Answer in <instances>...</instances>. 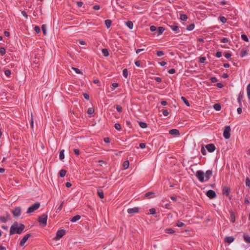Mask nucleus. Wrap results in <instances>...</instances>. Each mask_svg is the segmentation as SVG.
Masks as SVG:
<instances>
[{
    "label": "nucleus",
    "instance_id": "nucleus-1",
    "mask_svg": "<svg viewBox=\"0 0 250 250\" xmlns=\"http://www.w3.org/2000/svg\"><path fill=\"white\" fill-rule=\"evenodd\" d=\"M195 175L200 182L204 183L208 181L211 178L212 175V170L209 169L204 173V171L199 170L196 171Z\"/></svg>",
    "mask_w": 250,
    "mask_h": 250
},
{
    "label": "nucleus",
    "instance_id": "nucleus-2",
    "mask_svg": "<svg viewBox=\"0 0 250 250\" xmlns=\"http://www.w3.org/2000/svg\"><path fill=\"white\" fill-rule=\"evenodd\" d=\"M25 228V226L23 224H19L17 222H15L11 226L10 229L9 235H12L15 233L21 234Z\"/></svg>",
    "mask_w": 250,
    "mask_h": 250
},
{
    "label": "nucleus",
    "instance_id": "nucleus-3",
    "mask_svg": "<svg viewBox=\"0 0 250 250\" xmlns=\"http://www.w3.org/2000/svg\"><path fill=\"white\" fill-rule=\"evenodd\" d=\"M47 217V215L45 214H43L39 216L38 221L43 227L46 226Z\"/></svg>",
    "mask_w": 250,
    "mask_h": 250
},
{
    "label": "nucleus",
    "instance_id": "nucleus-4",
    "mask_svg": "<svg viewBox=\"0 0 250 250\" xmlns=\"http://www.w3.org/2000/svg\"><path fill=\"white\" fill-rule=\"evenodd\" d=\"M40 203L39 202H36L34 204L32 205L28 208L27 213H31L34 212L36 210L38 209L40 207Z\"/></svg>",
    "mask_w": 250,
    "mask_h": 250
},
{
    "label": "nucleus",
    "instance_id": "nucleus-5",
    "mask_svg": "<svg viewBox=\"0 0 250 250\" xmlns=\"http://www.w3.org/2000/svg\"><path fill=\"white\" fill-rule=\"evenodd\" d=\"M230 131L231 128L230 126L227 125L225 127V129L223 131V136L225 139H229L230 137Z\"/></svg>",
    "mask_w": 250,
    "mask_h": 250
},
{
    "label": "nucleus",
    "instance_id": "nucleus-6",
    "mask_svg": "<svg viewBox=\"0 0 250 250\" xmlns=\"http://www.w3.org/2000/svg\"><path fill=\"white\" fill-rule=\"evenodd\" d=\"M12 213L14 217H19L21 214V209L20 207H16L12 211Z\"/></svg>",
    "mask_w": 250,
    "mask_h": 250
},
{
    "label": "nucleus",
    "instance_id": "nucleus-7",
    "mask_svg": "<svg viewBox=\"0 0 250 250\" xmlns=\"http://www.w3.org/2000/svg\"><path fill=\"white\" fill-rule=\"evenodd\" d=\"M32 236L31 233L26 234L22 239L21 240L20 245L21 247L23 246L25 243L26 242L28 239Z\"/></svg>",
    "mask_w": 250,
    "mask_h": 250
},
{
    "label": "nucleus",
    "instance_id": "nucleus-8",
    "mask_svg": "<svg viewBox=\"0 0 250 250\" xmlns=\"http://www.w3.org/2000/svg\"><path fill=\"white\" fill-rule=\"evenodd\" d=\"M206 195L211 199H213L216 197V194L215 192L211 189L207 191Z\"/></svg>",
    "mask_w": 250,
    "mask_h": 250
},
{
    "label": "nucleus",
    "instance_id": "nucleus-9",
    "mask_svg": "<svg viewBox=\"0 0 250 250\" xmlns=\"http://www.w3.org/2000/svg\"><path fill=\"white\" fill-rule=\"evenodd\" d=\"M65 233V230L64 229H60L57 231L56 236V239H60L61 238Z\"/></svg>",
    "mask_w": 250,
    "mask_h": 250
},
{
    "label": "nucleus",
    "instance_id": "nucleus-10",
    "mask_svg": "<svg viewBox=\"0 0 250 250\" xmlns=\"http://www.w3.org/2000/svg\"><path fill=\"white\" fill-rule=\"evenodd\" d=\"M206 148L209 152H213L215 151L216 147L214 144H209L206 146Z\"/></svg>",
    "mask_w": 250,
    "mask_h": 250
},
{
    "label": "nucleus",
    "instance_id": "nucleus-11",
    "mask_svg": "<svg viewBox=\"0 0 250 250\" xmlns=\"http://www.w3.org/2000/svg\"><path fill=\"white\" fill-rule=\"evenodd\" d=\"M139 211V208L138 207H134L133 208H129L127 209L128 213L130 214H133L134 213H138Z\"/></svg>",
    "mask_w": 250,
    "mask_h": 250
},
{
    "label": "nucleus",
    "instance_id": "nucleus-12",
    "mask_svg": "<svg viewBox=\"0 0 250 250\" xmlns=\"http://www.w3.org/2000/svg\"><path fill=\"white\" fill-rule=\"evenodd\" d=\"M230 193V188L227 187H224L223 190V194L227 196H229Z\"/></svg>",
    "mask_w": 250,
    "mask_h": 250
},
{
    "label": "nucleus",
    "instance_id": "nucleus-13",
    "mask_svg": "<svg viewBox=\"0 0 250 250\" xmlns=\"http://www.w3.org/2000/svg\"><path fill=\"white\" fill-rule=\"evenodd\" d=\"M234 240V238L232 236H227L225 238L224 241L226 243H231Z\"/></svg>",
    "mask_w": 250,
    "mask_h": 250
},
{
    "label": "nucleus",
    "instance_id": "nucleus-14",
    "mask_svg": "<svg viewBox=\"0 0 250 250\" xmlns=\"http://www.w3.org/2000/svg\"><path fill=\"white\" fill-rule=\"evenodd\" d=\"M170 28L174 31L176 33H178L179 32V26L176 24L169 25Z\"/></svg>",
    "mask_w": 250,
    "mask_h": 250
},
{
    "label": "nucleus",
    "instance_id": "nucleus-15",
    "mask_svg": "<svg viewBox=\"0 0 250 250\" xmlns=\"http://www.w3.org/2000/svg\"><path fill=\"white\" fill-rule=\"evenodd\" d=\"M169 133L171 135H178L180 134V132L177 129H172L169 131Z\"/></svg>",
    "mask_w": 250,
    "mask_h": 250
},
{
    "label": "nucleus",
    "instance_id": "nucleus-16",
    "mask_svg": "<svg viewBox=\"0 0 250 250\" xmlns=\"http://www.w3.org/2000/svg\"><path fill=\"white\" fill-rule=\"evenodd\" d=\"M155 193L153 191L148 192L145 194V197L146 198L153 197H155Z\"/></svg>",
    "mask_w": 250,
    "mask_h": 250
},
{
    "label": "nucleus",
    "instance_id": "nucleus-17",
    "mask_svg": "<svg viewBox=\"0 0 250 250\" xmlns=\"http://www.w3.org/2000/svg\"><path fill=\"white\" fill-rule=\"evenodd\" d=\"M243 237L246 243L250 244V236L245 233L244 234Z\"/></svg>",
    "mask_w": 250,
    "mask_h": 250
},
{
    "label": "nucleus",
    "instance_id": "nucleus-18",
    "mask_svg": "<svg viewBox=\"0 0 250 250\" xmlns=\"http://www.w3.org/2000/svg\"><path fill=\"white\" fill-rule=\"evenodd\" d=\"M81 218V216L79 215H76L70 219V221L72 222H75L78 221Z\"/></svg>",
    "mask_w": 250,
    "mask_h": 250
},
{
    "label": "nucleus",
    "instance_id": "nucleus-19",
    "mask_svg": "<svg viewBox=\"0 0 250 250\" xmlns=\"http://www.w3.org/2000/svg\"><path fill=\"white\" fill-rule=\"evenodd\" d=\"M97 194L98 196L101 198L103 199L104 197V193L102 189H98L97 191Z\"/></svg>",
    "mask_w": 250,
    "mask_h": 250
},
{
    "label": "nucleus",
    "instance_id": "nucleus-20",
    "mask_svg": "<svg viewBox=\"0 0 250 250\" xmlns=\"http://www.w3.org/2000/svg\"><path fill=\"white\" fill-rule=\"evenodd\" d=\"M213 108L216 111H220L221 109V106L220 104L217 103L213 105Z\"/></svg>",
    "mask_w": 250,
    "mask_h": 250
},
{
    "label": "nucleus",
    "instance_id": "nucleus-21",
    "mask_svg": "<svg viewBox=\"0 0 250 250\" xmlns=\"http://www.w3.org/2000/svg\"><path fill=\"white\" fill-rule=\"evenodd\" d=\"M165 29L163 27L160 26L157 29V35L162 34L165 31Z\"/></svg>",
    "mask_w": 250,
    "mask_h": 250
},
{
    "label": "nucleus",
    "instance_id": "nucleus-22",
    "mask_svg": "<svg viewBox=\"0 0 250 250\" xmlns=\"http://www.w3.org/2000/svg\"><path fill=\"white\" fill-rule=\"evenodd\" d=\"M125 25L130 29H132L133 27V23L131 21L125 22Z\"/></svg>",
    "mask_w": 250,
    "mask_h": 250
},
{
    "label": "nucleus",
    "instance_id": "nucleus-23",
    "mask_svg": "<svg viewBox=\"0 0 250 250\" xmlns=\"http://www.w3.org/2000/svg\"><path fill=\"white\" fill-rule=\"evenodd\" d=\"M103 55L105 57H107L109 55L108 50L106 48H104L102 50Z\"/></svg>",
    "mask_w": 250,
    "mask_h": 250
},
{
    "label": "nucleus",
    "instance_id": "nucleus-24",
    "mask_svg": "<svg viewBox=\"0 0 250 250\" xmlns=\"http://www.w3.org/2000/svg\"><path fill=\"white\" fill-rule=\"evenodd\" d=\"M165 231L169 234H173L175 232V231L171 228H167L165 230Z\"/></svg>",
    "mask_w": 250,
    "mask_h": 250
},
{
    "label": "nucleus",
    "instance_id": "nucleus-25",
    "mask_svg": "<svg viewBox=\"0 0 250 250\" xmlns=\"http://www.w3.org/2000/svg\"><path fill=\"white\" fill-rule=\"evenodd\" d=\"M140 126L142 128H146L147 127V125L146 123L143 122H139Z\"/></svg>",
    "mask_w": 250,
    "mask_h": 250
},
{
    "label": "nucleus",
    "instance_id": "nucleus-26",
    "mask_svg": "<svg viewBox=\"0 0 250 250\" xmlns=\"http://www.w3.org/2000/svg\"><path fill=\"white\" fill-rule=\"evenodd\" d=\"M105 24L107 28H109L111 25L112 21L110 20H106L105 21Z\"/></svg>",
    "mask_w": 250,
    "mask_h": 250
},
{
    "label": "nucleus",
    "instance_id": "nucleus-27",
    "mask_svg": "<svg viewBox=\"0 0 250 250\" xmlns=\"http://www.w3.org/2000/svg\"><path fill=\"white\" fill-rule=\"evenodd\" d=\"M243 94H242L241 92L238 95V97L237 98V101L238 102V103H239V105L240 106L242 105V103H241V100L242 99H243Z\"/></svg>",
    "mask_w": 250,
    "mask_h": 250
},
{
    "label": "nucleus",
    "instance_id": "nucleus-28",
    "mask_svg": "<svg viewBox=\"0 0 250 250\" xmlns=\"http://www.w3.org/2000/svg\"><path fill=\"white\" fill-rule=\"evenodd\" d=\"M181 99L186 105H187L188 106H190V104L188 101L185 97H181Z\"/></svg>",
    "mask_w": 250,
    "mask_h": 250
},
{
    "label": "nucleus",
    "instance_id": "nucleus-29",
    "mask_svg": "<svg viewBox=\"0 0 250 250\" xmlns=\"http://www.w3.org/2000/svg\"><path fill=\"white\" fill-rule=\"evenodd\" d=\"M64 150L63 149L61 150L60 151L59 158L61 160H62L64 158Z\"/></svg>",
    "mask_w": 250,
    "mask_h": 250
},
{
    "label": "nucleus",
    "instance_id": "nucleus-30",
    "mask_svg": "<svg viewBox=\"0 0 250 250\" xmlns=\"http://www.w3.org/2000/svg\"><path fill=\"white\" fill-rule=\"evenodd\" d=\"M66 173V171L65 169H61L59 172V176L61 177H63Z\"/></svg>",
    "mask_w": 250,
    "mask_h": 250
},
{
    "label": "nucleus",
    "instance_id": "nucleus-31",
    "mask_svg": "<svg viewBox=\"0 0 250 250\" xmlns=\"http://www.w3.org/2000/svg\"><path fill=\"white\" fill-rule=\"evenodd\" d=\"M95 109L93 107H89L87 111V113L89 115H92L94 113Z\"/></svg>",
    "mask_w": 250,
    "mask_h": 250
},
{
    "label": "nucleus",
    "instance_id": "nucleus-32",
    "mask_svg": "<svg viewBox=\"0 0 250 250\" xmlns=\"http://www.w3.org/2000/svg\"><path fill=\"white\" fill-rule=\"evenodd\" d=\"M195 27V24L194 23H191L189 25L187 26V29L188 31H191L193 30Z\"/></svg>",
    "mask_w": 250,
    "mask_h": 250
},
{
    "label": "nucleus",
    "instance_id": "nucleus-33",
    "mask_svg": "<svg viewBox=\"0 0 250 250\" xmlns=\"http://www.w3.org/2000/svg\"><path fill=\"white\" fill-rule=\"evenodd\" d=\"M129 166V162L128 160L125 161L123 163V167L125 169L128 168Z\"/></svg>",
    "mask_w": 250,
    "mask_h": 250
},
{
    "label": "nucleus",
    "instance_id": "nucleus-34",
    "mask_svg": "<svg viewBox=\"0 0 250 250\" xmlns=\"http://www.w3.org/2000/svg\"><path fill=\"white\" fill-rule=\"evenodd\" d=\"M180 18L181 21H186L188 19V17L186 14H181Z\"/></svg>",
    "mask_w": 250,
    "mask_h": 250
},
{
    "label": "nucleus",
    "instance_id": "nucleus-35",
    "mask_svg": "<svg viewBox=\"0 0 250 250\" xmlns=\"http://www.w3.org/2000/svg\"><path fill=\"white\" fill-rule=\"evenodd\" d=\"M219 19L220 21L223 23H225L227 22V19L226 18H225L224 16H220L219 17Z\"/></svg>",
    "mask_w": 250,
    "mask_h": 250
},
{
    "label": "nucleus",
    "instance_id": "nucleus-36",
    "mask_svg": "<svg viewBox=\"0 0 250 250\" xmlns=\"http://www.w3.org/2000/svg\"><path fill=\"white\" fill-rule=\"evenodd\" d=\"M230 218H231V221L232 222H234L235 221V216L234 213L233 212H230Z\"/></svg>",
    "mask_w": 250,
    "mask_h": 250
},
{
    "label": "nucleus",
    "instance_id": "nucleus-37",
    "mask_svg": "<svg viewBox=\"0 0 250 250\" xmlns=\"http://www.w3.org/2000/svg\"><path fill=\"white\" fill-rule=\"evenodd\" d=\"M247 92L248 99H250V83L247 85Z\"/></svg>",
    "mask_w": 250,
    "mask_h": 250
},
{
    "label": "nucleus",
    "instance_id": "nucleus-38",
    "mask_svg": "<svg viewBox=\"0 0 250 250\" xmlns=\"http://www.w3.org/2000/svg\"><path fill=\"white\" fill-rule=\"evenodd\" d=\"M5 49L3 47H0V54L1 56H4L5 54Z\"/></svg>",
    "mask_w": 250,
    "mask_h": 250
},
{
    "label": "nucleus",
    "instance_id": "nucleus-39",
    "mask_svg": "<svg viewBox=\"0 0 250 250\" xmlns=\"http://www.w3.org/2000/svg\"><path fill=\"white\" fill-rule=\"evenodd\" d=\"M123 76L125 78H127L128 77V70L126 68H125L123 71Z\"/></svg>",
    "mask_w": 250,
    "mask_h": 250
},
{
    "label": "nucleus",
    "instance_id": "nucleus-40",
    "mask_svg": "<svg viewBox=\"0 0 250 250\" xmlns=\"http://www.w3.org/2000/svg\"><path fill=\"white\" fill-rule=\"evenodd\" d=\"M114 127L117 130L119 131L121 130L122 129L121 125L119 123H116L114 125Z\"/></svg>",
    "mask_w": 250,
    "mask_h": 250
},
{
    "label": "nucleus",
    "instance_id": "nucleus-41",
    "mask_svg": "<svg viewBox=\"0 0 250 250\" xmlns=\"http://www.w3.org/2000/svg\"><path fill=\"white\" fill-rule=\"evenodd\" d=\"M241 39H242L243 41H245V42H249V39H248V37H247V35H245V34H242V35H241Z\"/></svg>",
    "mask_w": 250,
    "mask_h": 250
},
{
    "label": "nucleus",
    "instance_id": "nucleus-42",
    "mask_svg": "<svg viewBox=\"0 0 250 250\" xmlns=\"http://www.w3.org/2000/svg\"><path fill=\"white\" fill-rule=\"evenodd\" d=\"M42 29L44 35H46V25L42 24Z\"/></svg>",
    "mask_w": 250,
    "mask_h": 250
},
{
    "label": "nucleus",
    "instance_id": "nucleus-43",
    "mask_svg": "<svg viewBox=\"0 0 250 250\" xmlns=\"http://www.w3.org/2000/svg\"><path fill=\"white\" fill-rule=\"evenodd\" d=\"M4 74L7 77H9L11 74V71L9 69H6L4 71Z\"/></svg>",
    "mask_w": 250,
    "mask_h": 250
},
{
    "label": "nucleus",
    "instance_id": "nucleus-44",
    "mask_svg": "<svg viewBox=\"0 0 250 250\" xmlns=\"http://www.w3.org/2000/svg\"><path fill=\"white\" fill-rule=\"evenodd\" d=\"M116 108L117 111L119 113L122 111V107L120 105H116Z\"/></svg>",
    "mask_w": 250,
    "mask_h": 250
},
{
    "label": "nucleus",
    "instance_id": "nucleus-45",
    "mask_svg": "<svg viewBox=\"0 0 250 250\" xmlns=\"http://www.w3.org/2000/svg\"><path fill=\"white\" fill-rule=\"evenodd\" d=\"M246 185L247 187H250V179L249 177L246 178Z\"/></svg>",
    "mask_w": 250,
    "mask_h": 250
},
{
    "label": "nucleus",
    "instance_id": "nucleus-46",
    "mask_svg": "<svg viewBox=\"0 0 250 250\" xmlns=\"http://www.w3.org/2000/svg\"><path fill=\"white\" fill-rule=\"evenodd\" d=\"M184 225H185V224L183 222H180L179 220H178L177 221V224H176V226L177 227H182Z\"/></svg>",
    "mask_w": 250,
    "mask_h": 250
},
{
    "label": "nucleus",
    "instance_id": "nucleus-47",
    "mask_svg": "<svg viewBox=\"0 0 250 250\" xmlns=\"http://www.w3.org/2000/svg\"><path fill=\"white\" fill-rule=\"evenodd\" d=\"M119 84L117 83H114L112 84V87L111 89L112 90L115 89L116 88H117Z\"/></svg>",
    "mask_w": 250,
    "mask_h": 250
},
{
    "label": "nucleus",
    "instance_id": "nucleus-48",
    "mask_svg": "<svg viewBox=\"0 0 250 250\" xmlns=\"http://www.w3.org/2000/svg\"><path fill=\"white\" fill-rule=\"evenodd\" d=\"M206 60V58L205 57H201L199 58V62L201 63H204Z\"/></svg>",
    "mask_w": 250,
    "mask_h": 250
},
{
    "label": "nucleus",
    "instance_id": "nucleus-49",
    "mask_svg": "<svg viewBox=\"0 0 250 250\" xmlns=\"http://www.w3.org/2000/svg\"><path fill=\"white\" fill-rule=\"evenodd\" d=\"M72 69L76 72V73L82 74V72L79 69L76 68V67H72Z\"/></svg>",
    "mask_w": 250,
    "mask_h": 250
},
{
    "label": "nucleus",
    "instance_id": "nucleus-50",
    "mask_svg": "<svg viewBox=\"0 0 250 250\" xmlns=\"http://www.w3.org/2000/svg\"><path fill=\"white\" fill-rule=\"evenodd\" d=\"M63 202H62V203H61V204L59 206V207L57 208V210H56V212H59L61 210V209H62V206H63Z\"/></svg>",
    "mask_w": 250,
    "mask_h": 250
},
{
    "label": "nucleus",
    "instance_id": "nucleus-51",
    "mask_svg": "<svg viewBox=\"0 0 250 250\" xmlns=\"http://www.w3.org/2000/svg\"><path fill=\"white\" fill-rule=\"evenodd\" d=\"M224 56L227 58V59H229L230 58L231 56V54L229 53H228V52H225L224 53Z\"/></svg>",
    "mask_w": 250,
    "mask_h": 250
},
{
    "label": "nucleus",
    "instance_id": "nucleus-52",
    "mask_svg": "<svg viewBox=\"0 0 250 250\" xmlns=\"http://www.w3.org/2000/svg\"><path fill=\"white\" fill-rule=\"evenodd\" d=\"M210 81L213 83H215L217 82V79L215 77H212L210 79Z\"/></svg>",
    "mask_w": 250,
    "mask_h": 250
},
{
    "label": "nucleus",
    "instance_id": "nucleus-53",
    "mask_svg": "<svg viewBox=\"0 0 250 250\" xmlns=\"http://www.w3.org/2000/svg\"><path fill=\"white\" fill-rule=\"evenodd\" d=\"M150 214L154 215L156 213V210L154 208H152L149 209Z\"/></svg>",
    "mask_w": 250,
    "mask_h": 250
},
{
    "label": "nucleus",
    "instance_id": "nucleus-54",
    "mask_svg": "<svg viewBox=\"0 0 250 250\" xmlns=\"http://www.w3.org/2000/svg\"><path fill=\"white\" fill-rule=\"evenodd\" d=\"M156 55L160 57V56H162L164 55V53L162 51H157V53H156Z\"/></svg>",
    "mask_w": 250,
    "mask_h": 250
},
{
    "label": "nucleus",
    "instance_id": "nucleus-55",
    "mask_svg": "<svg viewBox=\"0 0 250 250\" xmlns=\"http://www.w3.org/2000/svg\"><path fill=\"white\" fill-rule=\"evenodd\" d=\"M157 27L154 25H152L150 27V30L151 32H154L157 30Z\"/></svg>",
    "mask_w": 250,
    "mask_h": 250
},
{
    "label": "nucleus",
    "instance_id": "nucleus-56",
    "mask_svg": "<svg viewBox=\"0 0 250 250\" xmlns=\"http://www.w3.org/2000/svg\"><path fill=\"white\" fill-rule=\"evenodd\" d=\"M74 152L77 156H78L80 154L79 149L77 148L74 149Z\"/></svg>",
    "mask_w": 250,
    "mask_h": 250
},
{
    "label": "nucleus",
    "instance_id": "nucleus-57",
    "mask_svg": "<svg viewBox=\"0 0 250 250\" xmlns=\"http://www.w3.org/2000/svg\"><path fill=\"white\" fill-rule=\"evenodd\" d=\"M162 112H163V114L165 116H167L168 115V114H169L168 111L167 110H166V109H163L162 110Z\"/></svg>",
    "mask_w": 250,
    "mask_h": 250
},
{
    "label": "nucleus",
    "instance_id": "nucleus-58",
    "mask_svg": "<svg viewBox=\"0 0 250 250\" xmlns=\"http://www.w3.org/2000/svg\"><path fill=\"white\" fill-rule=\"evenodd\" d=\"M201 152L203 155H206V153H207L206 150L203 146L201 148Z\"/></svg>",
    "mask_w": 250,
    "mask_h": 250
},
{
    "label": "nucleus",
    "instance_id": "nucleus-59",
    "mask_svg": "<svg viewBox=\"0 0 250 250\" xmlns=\"http://www.w3.org/2000/svg\"><path fill=\"white\" fill-rule=\"evenodd\" d=\"M228 42L229 40L227 38H223L221 40V42L223 43H227Z\"/></svg>",
    "mask_w": 250,
    "mask_h": 250
},
{
    "label": "nucleus",
    "instance_id": "nucleus-60",
    "mask_svg": "<svg viewBox=\"0 0 250 250\" xmlns=\"http://www.w3.org/2000/svg\"><path fill=\"white\" fill-rule=\"evenodd\" d=\"M83 97L85 99H86L87 100H89V95L88 94L85 93H83Z\"/></svg>",
    "mask_w": 250,
    "mask_h": 250
},
{
    "label": "nucleus",
    "instance_id": "nucleus-61",
    "mask_svg": "<svg viewBox=\"0 0 250 250\" xmlns=\"http://www.w3.org/2000/svg\"><path fill=\"white\" fill-rule=\"evenodd\" d=\"M34 30L37 33H39L40 32V28L38 26H36L34 28Z\"/></svg>",
    "mask_w": 250,
    "mask_h": 250
},
{
    "label": "nucleus",
    "instance_id": "nucleus-62",
    "mask_svg": "<svg viewBox=\"0 0 250 250\" xmlns=\"http://www.w3.org/2000/svg\"><path fill=\"white\" fill-rule=\"evenodd\" d=\"M0 220L3 223H6L7 222L6 218L4 216L0 217Z\"/></svg>",
    "mask_w": 250,
    "mask_h": 250
},
{
    "label": "nucleus",
    "instance_id": "nucleus-63",
    "mask_svg": "<svg viewBox=\"0 0 250 250\" xmlns=\"http://www.w3.org/2000/svg\"><path fill=\"white\" fill-rule=\"evenodd\" d=\"M215 56L217 57V58H220L221 56H222V52L221 51H217L216 53V55Z\"/></svg>",
    "mask_w": 250,
    "mask_h": 250
},
{
    "label": "nucleus",
    "instance_id": "nucleus-64",
    "mask_svg": "<svg viewBox=\"0 0 250 250\" xmlns=\"http://www.w3.org/2000/svg\"><path fill=\"white\" fill-rule=\"evenodd\" d=\"M168 73L170 74H173L175 73V70L174 68L168 70Z\"/></svg>",
    "mask_w": 250,
    "mask_h": 250
}]
</instances>
